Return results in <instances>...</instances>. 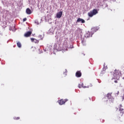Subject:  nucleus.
Segmentation results:
<instances>
[{
    "label": "nucleus",
    "mask_w": 124,
    "mask_h": 124,
    "mask_svg": "<svg viewBox=\"0 0 124 124\" xmlns=\"http://www.w3.org/2000/svg\"><path fill=\"white\" fill-rule=\"evenodd\" d=\"M122 75V73L120 70H115L113 74V79H120V76Z\"/></svg>",
    "instance_id": "obj_1"
},
{
    "label": "nucleus",
    "mask_w": 124,
    "mask_h": 124,
    "mask_svg": "<svg viewBox=\"0 0 124 124\" xmlns=\"http://www.w3.org/2000/svg\"><path fill=\"white\" fill-rule=\"evenodd\" d=\"M124 108H123V106L122 105H120L119 106V111H120V114H118V119L120 120V118L121 117H123V115L124 114Z\"/></svg>",
    "instance_id": "obj_2"
},
{
    "label": "nucleus",
    "mask_w": 124,
    "mask_h": 124,
    "mask_svg": "<svg viewBox=\"0 0 124 124\" xmlns=\"http://www.w3.org/2000/svg\"><path fill=\"white\" fill-rule=\"evenodd\" d=\"M97 13H98L97 10L93 9L92 11H91L88 13V15L89 17H93V16H94V15H96Z\"/></svg>",
    "instance_id": "obj_3"
},
{
    "label": "nucleus",
    "mask_w": 124,
    "mask_h": 124,
    "mask_svg": "<svg viewBox=\"0 0 124 124\" xmlns=\"http://www.w3.org/2000/svg\"><path fill=\"white\" fill-rule=\"evenodd\" d=\"M93 87V84H92L91 83H90L87 87V86H83L82 85H81L80 84H78V88H79V89H81V88H84V89L86 88H91Z\"/></svg>",
    "instance_id": "obj_4"
},
{
    "label": "nucleus",
    "mask_w": 124,
    "mask_h": 124,
    "mask_svg": "<svg viewBox=\"0 0 124 124\" xmlns=\"http://www.w3.org/2000/svg\"><path fill=\"white\" fill-rule=\"evenodd\" d=\"M67 101H68V99H61L60 100H58V103L60 104V105H63V104H64L65 103V102H66Z\"/></svg>",
    "instance_id": "obj_5"
},
{
    "label": "nucleus",
    "mask_w": 124,
    "mask_h": 124,
    "mask_svg": "<svg viewBox=\"0 0 124 124\" xmlns=\"http://www.w3.org/2000/svg\"><path fill=\"white\" fill-rule=\"evenodd\" d=\"M80 22H81L82 24H84L85 22V20L79 17L78 18L76 23H80Z\"/></svg>",
    "instance_id": "obj_6"
},
{
    "label": "nucleus",
    "mask_w": 124,
    "mask_h": 124,
    "mask_svg": "<svg viewBox=\"0 0 124 124\" xmlns=\"http://www.w3.org/2000/svg\"><path fill=\"white\" fill-rule=\"evenodd\" d=\"M31 33L32 32L31 31H28L24 34V36L25 37H29V36H31Z\"/></svg>",
    "instance_id": "obj_7"
},
{
    "label": "nucleus",
    "mask_w": 124,
    "mask_h": 124,
    "mask_svg": "<svg viewBox=\"0 0 124 124\" xmlns=\"http://www.w3.org/2000/svg\"><path fill=\"white\" fill-rule=\"evenodd\" d=\"M31 42H34V43H36L37 44H38V43H39V40H36L34 38H31Z\"/></svg>",
    "instance_id": "obj_8"
},
{
    "label": "nucleus",
    "mask_w": 124,
    "mask_h": 124,
    "mask_svg": "<svg viewBox=\"0 0 124 124\" xmlns=\"http://www.w3.org/2000/svg\"><path fill=\"white\" fill-rule=\"evenodd\" d=\"M76 76L78 78L81 77V76H82V73H81V71H78L76 73Z\"/></svg>",
    "instance_id": "obj_9"
},
{
    "label": "nucleus",
    "mask_w": 124,
    "mask_h": 124,
    "mask_svg": "<svg viewBox=\"0 0 124 124\" xmlns=\"http://www.w3.org/2000/svg\"><path fill=\"white\" fill-rule=\"evenodd\" d=\"M93 36V33L92 32L88 31L86 34V37H92Z\"/></svg>",
    "instance_id": "obj_10"
},
{
    "label": "nucleus",
    "mask_w": 124,
    "mask_h": 124,
    "mask_svg": "<svg viewBox=\"0 0 124 124\" xmlns=\"http://www.w3.org/2000/svg\"><path fill=\"white\" fill-rule=\"evenodd\" d=\"M62 16V11L59 12L56 15L57 18H61Z\"/></svg>",
    "instance_id": "obj_11"
},
{
    "label": "nucleus",
    "mask_w": 124,
    "mask_h": 124,
    "mask_svg": "<svg viewBox=\"0 0 124 124\" xmlns=\"http://www.w3.org/2000/svg\"><path fill=\"white\" fill-rule=\"evenodd\" d=\"M26 13L27 14H29V15L31 14V10L30 8H27L26 9Z\"/></svg>",
    "instance_id": "obj_12"
},
{
    "label": "nucleus",
    "mask_w": 124,
    "mask_h": 124,
    "mask_svg": "<svg viewBox=\"0 0 124 124\" xmlns=\"http://www.w3.org/2000/svg\"><path fill=\"white\" fill-rule=\"evenodd\" d=\"M63 46H65V47L67 46V39L65 40L63 43Z\"/></svg>",
    "instance_id": "obj_13"
},
{
    "label": "nucleus",
    "mask_w": 124,
    "mask_h": 124,
    "mask_svg": "<svg viewBox=\"0 0 124 124\" xmlns=\"http://www.w3.org/2000/svg\"><path fill=\"white\" fill-rule=\"evenodd\" d=\"M107 96L108 99H111V98H112V95L110 93H108Z\"/></svg>",
    "instance_id": "obj_14"
},
{
    "label": "nucleus",
    "mask_w": 124,
    "mask_h": 124,
    "mask_svg": "<svg viewBox=\"0 0 124 124\" xmlns=\"http://www.w3.org/2000/svg\"><path fill=\"white\" fill-rule=\"evenodd\" d=\"M17 46L18 48H21V47H22V44H21V43L20 42H18L17 43Z\"/></svg>",
    "instance_id": "obj_15"
},
{
    "label": "nucleus",
    "mask_w": 124,
    "mask_h": 124,
    "mask_svg": "<svg viewBox=\"0 0 124 124\" xmlns=\"http://www.w3.org/2000/svg\"><path fill=\"white\" fill-rule=\"evenodd\" d=\"M104 68H105V69H107V68H108V67H107V65H106L105 63H104Z\"/></svg>",
    "instance_id": "obj_16"
},
{
    "label": "nucleus",
    "mask_w": 124,
    "mask_h": 124,
    "mask_svg": "<svg viewBox=\"0 0 124 124\" xmlns=\"http://www.w3.org/2000/svg\"><path fill=\"white\" fill-rule=\"evenodd\" d=\"M113 79H114L115 80H114V82L115 83H118V81H120V79H119V78H113Z\"/></svg>",
    "instance_id": "obj_17"
},
{
    "label": "nucleus",
    "mask_w": 124,
    "mask_h": 124,
    "mask_svg": "<svg viewBox=\"0 0 124 124\" xmlns=\"http://www.w3.org/2000/svg\"><path fill=\"white\" fill-rule=\"evenodd\" d=\"M82 44H83V45L85 46L86 45V41H85L84 40H82Z\"/></svg>",
    "instance_id": "obj_18"
},
{
    "label": "nucleus",
    "mask_w": 124,
    "mask_h": 124,
    "mask_svg": "<svg viewBox=\"0 0 124 124\" xmlns=\"http://www.w3.org/2000/svg\"><path fill=\"white\" fill-rule=\"evenodd\" d=\"M14 120H20V117H14Z\"/></svg>",
    "instance_id": "obj_19"
},
{
    "label": "nucleus",
    "mask_w": 124,
    "mask_h": 124,
    "mask_svg": "<svg viewBox=\"0 0 124 124\" xmlns=\"http://www.w3.org/2000/svg\"><path fill=\"white\" fill-rule=\"evenodd\" d=\"M23 21V22H26V21H27V18H24Z\"/></svg>",
    "instance_id": "obj_20"
},
{
    "label": "nucleus",
    "mask_w": 124,
    "mask_h": 124,
    "mask_svg": "<svg viewBox=\"0 0 124 124\" xmlns=\"http://www.w3.org/2000/svg\"><path fill=\"white\" fill-rule=\"evenodd\" d=\"M119 93H120V92L119 91H118L116 94L118 95V94H119Z\"/></svg>",
    "instance_id": "obj_21"
},
{
    "label": "nucleus",
    "mask_w": 124,
    "mask_h": 124,
    "mask_svg": "<svg viewBox=\"0 0 124 124\" xmlns=\"http://www.w3.org/2000/svg\"><path fill=\"white\" fill-rule=\"evenodd\" d=\"M103 99H106V97L103 98Z\"/></svg>",
    "instance_id": "obj_22"
},
{
    "label": "nucleus",
    "mask_w": 124,
    "mask_h": 124,
    "mask_svg": "<svg viewBox=\"0 0 124 124\" xmlns=\"http://www.w3.org/2000/svg\"><path fill=\"white\" fill-rule=\"evenodd\" d=\"M110 105H108V106H110Z\"/></svg>",
    "instance_id": "obj_23"
}]
</instances>
